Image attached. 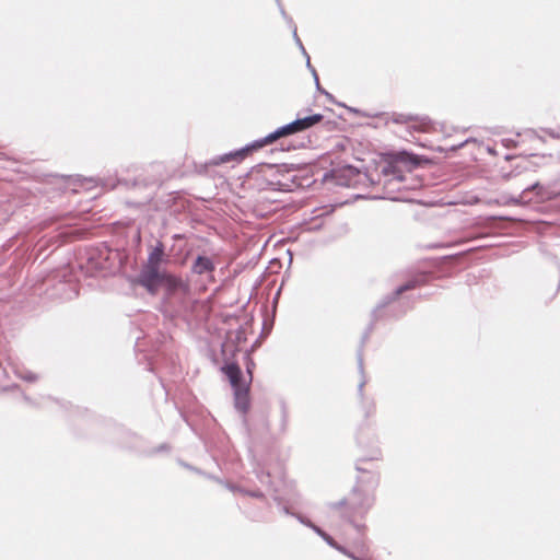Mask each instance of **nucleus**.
Masks as SVG:
<instances>
[{"mask_svg":"<svg viewBox=\"0 0 560 560\" xmlns=\"http://www.w3.org/2000/svg\"><path fill=\"white\" fill-rule=\"evenodd\" d=\"M374 502V497L369 491L354 488L348 500L329 504L331 510L341 509V516L346 517L360 532L364 526L355 524V520L362 518Z\"/></svg>","mask_w":560,"mask_h":560,"instance_id":"obj_1","label":"nucleus"},{"mask_svg":"<svg viewBox=\"0 0 560 560\" xmlns=\"http://www.w3.org/2000/svg\"><path fill=\"white\" fill-rule=\"evenodd\" d=\"M138 282L151 294H155L161 287L172 291L180 285L179 278L167 273L161 267L145 265L139 273Z\"/></svg>","mask_w":560,"mask_h":560,"instance_id":"obj_2","label":"nucleus"},{"mask_svg":"<svg viewBox=\"0 0 560 560\" xmlns=\"http://www.w3.org/2000/svg\"><path fill=\"white\" fill-rule=\"evenodd\" d=\"M222 371L226 375L230 381V384L233 388L234 393V405L235 408L242 412L246 413L249 407V383L252 381V372L247 369L249 374L248 381L242 380V371L236 363H230L222 368Z\"/></svg>","mask_w":560,"mask_h":560,"instance_id":"obj_3","label":"nucleus"},{"mask_svg":"<svg viewBox=\"0 0 560 560\" xmlns=\"http://www.w3.org/2000/svg\"><path fill=\"white\" fill-rule=\"evenodd\" d=\"M383 194L374 196L375 199L405 200L401 189L405 188V180L400 170L394 164H388L382 171Z\"/></svg>","mask_w":560,"mask_h":560,"instance_id":"obj_4","label":"nucleus"},{"mask_svg":"<svg viewBox=\"0 0 560 560\" xmlns=\"http://www.w3.org/2000/svg\"><path fill=\"white\" fill-rule=\"evenodd\" d=\"M323 119L322 114H314L304 118H298L284 126L277 128L268 135L269 140H277L281 137L306 130Z\"/></svg>","mask_w":560,"mask_h":560,"instance_id":"obj_5","label":"nucleus"},{"mask_svg":"<svg viewBox=\"0 0 560 560\" xmlns=\"http://www.w3.org/2000/svg\"><path fill=\"white\" fill-rule=\"evenodd\" d=\"M272 141L273 140L268 139V135H267L266 137L255 140L241 149H237V150L231 151L229 153H224V154L217 155V156L212 158L210 161V164L211 165H220L223 163H228L230 161L241 162L242 160L245 159V156L249 152L260 149L264 145L271 143Z\"/></svg>","mask_w":560,"mask_h":560,"instance_id":"obj_6","label":"nucleus"},{"mask_svg":"<svg viewBox=\"0 0 560 560\" xmlns=\"http://www.w3.org/2000/svg\"><path fill=\"white\" fill-rule=\"evenodd\" d=\"M214 269L215 265L213 260L208 256L199 255L191 265L192 273L198 276L207 275L210 279H213Z\"/></svg>","mask_w":560,"mask_h":560,"instance_id":"obj_7","label":"nucleus"},{"mask_svg":"<svg viewBox=\"0 0 560 560\" xmlns=\"http://www.w3.org/2000/svg\"><path fill=\"white\" fill-rule=\"evenodd\" d=\"M164 257V248L161 243H159L149 254L145 266H155L161 267Z\"/></svg>","mask_w":560,"mask_h":560,"instance_id":"obj_8","label":"nucleus"},{"mask_svg":"<svg viewBox=\"0 0 560 560\" xmlns=\"http://www.w3.org/2000/svg\"><path fill=\"white\" fill-rule=\"evenodd\" d=\"M330 547L337 549L338 551H340L341 553L346 555L347 557L351 558L352 560H362L358 557H355L353 553H351L349 550H347L345 547L338 545L331 536H329L328 534L324 536L323 538Z\"/></svg>","mask_w":560,"mask_h":560,"instance_id":"obj_9","label":"nucleus"},{"mask_svg":"<svg viewBox=\"0 0 560 560\" xmlns=\"http://www.w3.org/2000/svg\"><path fill=\"white\" fill-rule=\"evenodd\" d=\"M417 285H418V281L417 280L408 281L406 284H404L401 287H398L396 289V291H395V294L399 295L404 291H407V290H410V289H415Z\"/></svg>","mask_w":560,"mask_h":560,"instance_id":"obj_10","label":"nucleus"},{"mask_svg":"<svg viewBox=\"0 0 560 560\" xmlns=\"http://www.w3.org/2000/svg\"><path fill=\"white\" fill-rule=\"evenodd\" d=\"M410 119H411V117H409V116L397 115L393 118V121L397 122V124H405V122L409 121Z\"/></svg>","mask_w":560,"mask_h":560,"instance_id":"obj_11","label":"nucleus"},{"mask_svg":"<svg viewBox=\"0 0 560 560\" xmlns=\"http://www.w3.org/2000/svg\"><path fill=\"white\" fill-rule=\"evenodd\" d=\"M299 520H300L301 523L306 524L307 526H310L317 535L322 532V529L319 527L315 526L314 524H312L310 522H305L301 517H299Z\"/></svg>","mask_w":560,"mask_h":560,"instance_id":"obj_12","label":"nucleus"},{"mask_svg":"<svg viewBox=\"0 0 560 560\" xmlns=\"http://www.w3.org/2000/svg\"><path fill=\"white\" fill-rule=\"evenodd\" d=\"M21 377L23 380H25V381H28V382H33V381L36 380V376L33 373H31V372H28V373H26L24 375H21Z\"/></svg>","mask_w":560,"mask_h":560,"instance_id":"obj_13","label":"nucleus"},{"mask_svg":"<svg viewBox=\"0 0 560 560\" xmlns=\"http://www.w3.org/2000/svg\"><path fill=\"white\" fill-rule=\"evenodd\" d=\"M92 183H93L92 178H84V179H82L81 186L84 188H90Z\"/></svg>","mask_w":560,"mask_h":560,"instance_id":"obj_14","label":"nucleus"},{"mask_svg":"<svg viewBox=\"0 0 560 560\" xmlns=\"http://www.w3.org/2000/svg\"><path fill=\"white\" fill-rule=\"evenodd\" d=\"M538 186H539V184L537 182L528 185L526 188L523 189L522 195L528 190H533V189L537 188Z\"/></svg>","mask_w":560,"mask_h":560,"instance_id":"obj_15","label":"nucleus"},{"mask_svg":"<svg viewBox=\"0 0 560 560\" xmlns=\"http://www.w3.org/2000/svg\"><path fill=\"white\" fill-rule=\"evenodd\" d=\"M523 199V196L521 195L520 197H516V198H511L510 199V202L514 203V205H517L522 201Z\"/></svg>","mask_w":560,"mask_h":560,"instance_id":"obj_16","label":"nucleus"},{"mask_svg":"<svg viewBox=\"0 0 560 560\" xmlns=\"http://www.w3.org/2000/svg\"><path fill=\"white\" fill-rule=\"evenodd\" d=\"M312 72H313V75H314V79H315V82H316V86L317 89H319V83H318V77H317V73L314 69H312Z\"/></svg>","mask_w":560,"mask_h":560,"instance_id":"obj_17","label":"nucleus"},{"mask_svg":"<svg viewBox=\"0 0 560 560\" xmlns=\"http://www.w3.org/2000/svg\"><path fill=\"white\" fill-rule=\"evenodd\" d=\"M359 369H360V371L363 370V360H362L361 354H359Z\"/></svg>","mask_w":560,"mask_h":560,"instance_id":"obj_18","label":"nucleus"},{"mask_svg":"<svg viewBox=\"0 0 560 560\" xmlns=\"http://www.w3.org/2000/svg\"><path fill=\"white\" fill-rule=\"evenodd\" d=\"M294 38H295L296 43L302 47L301 40L296 35V31H294Z\"/></svg>","mask_w":560,"mask_h":560,"instance_id":"obj_19","label":"nucleus"},{"mask_svg":"<svg viewBox=\"0 0 560 560\" xmlns=\"http://www.w3.org/2000/svg\"><path fill=\"white\" fill-rule=\"evenodd\" d=\"M365 381H362L359 385V392L362 393Z\"/></svg>","mask_w":560,"mask_h":560,"instance_id":"obj_20","label":"nucleus"},{"mask_svg":"<svg viewBox=\"0 0 560 560\" xmlns=\"http://www.w3.org/2000/svg\"><path fill=\"white\" fill-rule=\"evenodd\" d=\"M549 135L553 138H560V133L549 132Z\"/></svg>","mask_w":560,"mask_h":560,"instance_id":"obj_21","label":"nucleus"},{"mask_svg":"<svg viewBox=\"0 0 560 560\" xmlns=\"http://www.w3.org/2000/svg\"><path fill=\"white\" fill-rule=\"evenodd\" d=\"M327 535V533H325L324 530H322L318 536H320L322 538H324V536Z\"/></svg>","mask_w":560,"mask_h":560,"instance_id":"obj_22","label":"nucleus"},{"mask_svg":"<svg viewBox=\"0 0 560 560\" xmlns=\"http://www.w3.org/2000/svg\"><path fill=\"white\" fill-rule=\"evenodd\" d=\"M307 67L310 68L311 67V62H310V59L307 58Z\"/></svg>","mask_w":560,"mask_h":560,"instance_id":"obj_23","label":"nucleus"}]
</instances>
